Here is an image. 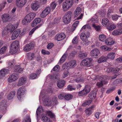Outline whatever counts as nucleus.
I'll use <instances>...</instances> for the list:
<instances>
[{"label":"nucleus","instance_id":"nucleus-1","mask_svg":"<svg viewBox=\"0 0 122 122\" xmlns=\"http://www.w3.org/2000/svg\"><path fill=\"white\" fill-rule=\"evenodd\" d=\"M19 43L18 41L13 42L11 45L10 52L11 54H14L17 51L19 47Z\"/></svg>","mask_w":122,"mask_h":122},{"label":"nucleus","instance_id":"nucleus-2","mask_svg":"<svg viewBox=\"0 0 122 122\" xmlns=\"http://www.w3.org/2000/svg\"><path fill=\"white\" fill-rule=\"evenodd\" d=\"M73 4L72 0H66L62 5L63 10L64 11L68 10L71 7Z\"/></svg>","mask_w":122,"mask_h":122},{"label":"nucleus","instance_id":"nucleus-3","mask_svg":"<svg viewBox=\"0 0 122 122\" xmlns=\"http://www.w3.org/2000/svg\"><path fill=\"white\" fill-rule=\"evenodd\" d=\"M72 14L71 12L68 11L64 15L63 18V21L65 24H67L70 22Z\"/></svg>","mask_w":122,"mask_h":122},{"label":"nucleus","instance_id":"nucleus-4","mask_svg":"<svg viewBox=\"0 0 122 122\" xmlns=\"http://www.w3.org/2000/svg\"><path fill=\"white\" fill-rule=\"evenodd\" d=\"M25 91V88L24 86H22L18 89L17 96L18 98L20 101L22 99L23 96L24 94Z\"/></svg>","mask_w":122,"mask_h":122},{"label":"nucleus","instance_id":"nucleus-5","mask_svg":"<svg viewBox=\"0 0 122 122\" xmlns=\"http://www.w3.org/2000/svg\"><path fill=\"white\" fill-rule=\"evenodd\" d=\"M92 59L91 58H86L82 60L81 63V66L89 67L91 66V62Z\"/></svg>","mask_w":122,"mask_h":122},{"label":"nucleus","instance_id":"nucleus-6","mask_svg":"<svg viewBox=\"0 0 122 122\" xmlns=\"http://www.w3.org/2000/svg\"><path fill=\"white\" fill-rule=\"evenodd\" d=\"M18 78V74L13 73L7 79V81L11 83L16 81Z\"/></svg>","mask_w":122,"mask_h":122},{"label":"nucleus","instance_id":"nucleus-7","mask_svg":"<svg viewBox=\"0 0 122 122\" xmlns=\"http://www.w3.org/2000/svg\"><path fill=\"white\" fill-rule=\"evenodd\" d=\"M107 76H102L99 79V80L100 81V82H97L96 84L97 86V87L99 88L102 87L103 85V82L105 80L108 79L107 78Z\"/></svg>","mask_w":122,"mask_h":122},{"label":"nucleus","instance_id":"nucleus-8","mask_svg":"<svg viewBox=\"0 0 122 122\" xmlns=\"http://www.w3.org/2000/svg\"><path fill=\"white\" fill-rule=\"evenodd\" d=\"M18 25L15 24L12 25L11 24H9L6 27L7 31V33L10 32L12 33L18 26Z\"/></svg>","mask_w":122,"mask_h":122},{"label":"nucleus","instance_id":"nucleus-9","mask_svg":"<svg viewBox=\"0 0 122 122\" xmlns=\"http://www.w3.org/2000/svg\"><path fill=\"white\" fill-rule=\"evenodd\" d=\"M6 102L5 100H3L0 103V112L4 113L6 111Z\"/></svg>","mask_w":122,"mask_h":122},{"label":"nucleus","instance_id":"nucleus-10","mask_svg":"<svg viewBox=\"0 0 122 122\" xmlns=\"http://www.w3.org/2000/svg\"><path fill=\"white\" fill-rule=\"evenodd\" d=\"M27 2V0H16V5L18 7L21 8L24 6Z\"/></svg>","mask_w":122,"mask_h":122},{"label":"nucleus","instance_id":"nucleus-11","mask_svg":"<svg viewBox=\"0 0 122 122\" xmlns=\"http://www.w3.org/2000/svg\"><path fill=\"white\" fill-rule=\"evenodd\" d=\"M50 11V7H46L41 13L40 14L41 17L42 18L45 17L49 13Z\"/></svg>","mask_w":122,"mask_h":122},{"label":"nucleus","instance_id":"nucleus-12","mask_svg":"<svg viewBox=\"0 0 122 122\" xmlns=\"http://www.w3.org/2000/svg\"><path fill=\"white\" fill-rule=\"evenodd\" d=\"M27 82V78L26 77H20L19 80L17 84L18 86H21L25 84Z\"/></svg>","mask_w":122,"mask_h":122},{"label":"nucleus","instance_id":"nucleus-13","mask_svg":"<svg viewBox=\"0 0 122 122\" xmlns=\"http://www.w3.org/2000/svg\"><path fill=\"white\" fill-rule=\"evenodd\" d=\"M66 37L65 34L63 33L57 34L55 37V39L58 41H60L64 39Z\"/></svg>","mask_w":122,"mask_h":122},{"label":"nucleus","instance_id":"nucleus-14","mask_svg":"<svg viewBox=\"0 0 122 122\" xmlns=\"http://www.w3.org/2000/svg\"><path fill=\"white\" fill-rule=\"evenodd\" d=\"M31 8L34 10H36L40 7L39 3L37 1L33 2L31 5Z\"/></svg>","mask_w":122,"mask_h":122},{"label":"nucleus","instance_id":"nucleus-15","mask_svg":"<svg viewBox=\"0 0 122 122\" xmlns=\"http://www.w3.org/2000/svg\"><path fill=\"white\" fill-rule=\"evenodd\" d=\"M36 14L35 13H31L27 15L25 17V18L28 21L30 22L36 16Z\"/></svg>","mask_w":122,"mask_h":122},{"label":"nucleus","instance_id":"nucleus-16","mask_svg":"<svg viewBox=\"0 0 122 122\" xmlns=\"http://www.w3.org/2000/svg\"><path fill=\"white\" fill-rule=\"evenodd\" d=\"M21 31V30L19 29H17L12 34L11 36L12 39L14 40L16 39L20 33Z\"/></svg>","mask_w":122,"mask_h":122},{"label":"nucleus","instance_id":"nucleus-17","mask_svg":"<svg viewBox=\"0 0 122 122\" xmlns=\"http://www.w3.org/2000/svg\"><path fill=\"white\" fill-rule=\"evenodd\" d=\"M100 53V51L98 49H95L91 51L90 53L91 56L96 58L99 55Z\"/></svg>","mask_w":122,"mask_h":122},{"label":"nucleus","instance_id":"nucleus-18","mask_svg":"<svg viewBox=\"0 0 122 122\" xmlns=\"http://www.w3.org/2000/svg\"><path fill=\"white\" fill-rule=\"evenodd\" d=\"M68 66L67 67L68 68H73L76 66V61L75 60L71 61L67 63Z\"/></svg>","mask_w":122,"mask_h":122},{"label":"nucleus","instance_id":"nucleus-19","mask_svg":"<svg viewBox=\"0 0 122 122\" xmlns=\"http://www.w3.org/2000/svg\"><path fill=\"white\" fill-rule=\"evenodd\" d=\"M24 68H22L20 65H16L14 68V71L16 72L21 73L23 71Z\"/></svg>","mask_w":122,"mask_h":122},{"label":"nucleus","instance_id":"nucleus-20","mask_svg":"<svg viewBox=\"0 0 122 122\" xmlns=\"http://www.w3.org/2000/svg\"><path fill=\"white\" fill-rule=\"evenodd\" d=\"M41 119L44 122H52V121L45 114H42L41 115Z\"/></svg>","mask_w":122,"mask_h":122},{"label":"nucleus","instance_id":"nucleus-21","mask_svg":"<svg viewBox=\"0 0 122 122\" xmlns=\"http://www.w3.org/2000/svg\"><path fill=\"white\" fill-rule=\"evenodd\" d=\"M9 71L7 69H3L0 71V76L1 77H4L5 76L9 73Z\"/></svg>","mask_w":122,"mask_h":122},{"label":"nucleus","instance_id":"nucleus-22","mask_svg":"<svg viewBox=\"0 0 122 122\" xmlns=\"http://www.w3.org/2000/svg\"><path fill=\"white\" fill-rule=\"evenodd\" d=\"M1 18L3 22H6L8 21L10 18V15L8 14H4L2 16Z\"/></svg>","mask_w":122,"mask_h":122},{"label":"nucleus","instance_id":"nucleus-23","mask_svg":"<svg viewBox=\"0 0 122 122\" xmlns=\"http://www.w3.org/2000/svg\"><path fill=\"white\" fill-rule=\"evenodd\" d=\"M87 38L85 34L84 33H82L81 34L80 38L82 41L84 42L86 44L88 43V41Z\"/></svg>","mask_w":122,"mask_h":122},{"label":"nucleus","instance_id":"nucleus-24","mask_svg":"<svg viewBox=\"0 0 122 122\" xmlns=\"http://www.w3.org/2000/svg\"><path fill=\"white\" fill-rule=\"evenodd\" d=\"M57 98L55 97H53L51 100L50 101L51 106H54L57 104L58 103L57 101Z\"/></svg>","mask_w":122,"mask_h":122},{"label":"nucleus","instance_id":"nucleus-25","mask_svg":"<svg viewBox=\"0 0 122 122\" xmlns=\"http://www.w3.org/2000/svg\"><path fill=\"white\" fill-rule=\"evenodd\" d=\"M122 34V29H118L114 30L112 32L113 35L117 36Z\"/></svg>","mask_w":122,"mask_h":122},{"label":"nucleus","instance_id":"nucleus-26","mask_svg":"<svg viewBox=\"0 0 122 122\" xmlns=\"http://www.w3.org/2000/svg\"><path fill=\"white\" fill-rule=\"evenodd\" d=\"M15 91H13L10 92L7 95V98L9 100L12 99L15 95Z\"/></svg>","mask_w":122,"mask_h":122},{"label":"nucleus","instance_id":"nucleus-27","mask_svg":"<svg viewBox=\"0 0 122 122\" xmlns=\"http://www.w3.org/2000/svg\"><path fill=\"white\" fill-rule=\"evenodd\" d=\"M65 83V82L64 81L60 80L57 82V85L59 88H61L64 86Z\"/></svg>","mask_w":122,"mask_h":122},{"label":"nucleus","instance_id":"nucleus-28","mask_svg":"<svg viewBox=\"0 0 122 122\" xmlns=\"http://www.w3.org/2000/svg\"><path fill=\"white\" fill-rule=\"evenodd\" d=\"M81 8L79 7H77L76 10L74 12V16L75 17H76L78 16L81 13Z\"/></svg>","mask_w":122,"mask_h":122},{"label":"nucleus","instance_id":"nucleus-29","mask_svg":"<svg viewBox=\"0 0 122 122\" xmlns=\"http://www.w3.org/2000/svg\"><path fill=\"white\" fill-rule=\"evenodd\" d=\"M114 43V41L113 39L111 38H108L105 41V43L107 45H111L113 44Z\"/></svg>","mask_w":122,"mask_h":122},{"label":"nucleus","instance_id":"nucleus-30","mask_svg":"<svg viewBox=\"0 0 122 122\" xmlns=\"http://www.w3.org/2000/svg\"><path fill=\"white\" fill-rule=\"evenodd\" d=\"M91 30V28L90 26L86 24L83 26L80 30V31L82 30Z\"/></svg>","mask_w":122,"mask_h":122},{"label":"nucleus","instance_id":"nucleus-31","mask_svg":"<svg viewBox=\"0 0 122 122\" xmlns=\"http://www.w3.org/2000/svg\"><path fill=\"white\" fill-rule=\"evenodd\" d=\"M115 56V54L113 52L109 53L107 55V57L108 59L113 60Z\"/></svg>","mask_w":122,"mask_h":122},{"label":"nucleus","instance_id":"nucleus-32","mask_svg":"<svg viewBox=\"0 0 122 122\" xmlns=\"http://www.w3.org/2000/svg\"><path fill=\"white\" fill-rule=\"evenodd\" d=\"M102 24L104 26H107L109 24V20L107 18L103 19L102 21Z\"/></svg>","mask_w":122,"mask_h":122},{"label":"nucleus","instance_id":"nucleus-33","mask_svg":"<svg viewBox=\"0 0 122 122\" xmlns=\"http://www.w3.org/2000/svg\"><path fill=\"white\" fill-rule=\"evenodd\" d=\"M107 26V29L110 30H113L116 27V26L115 25L112 24H109Z\"/></svg>","mask_w":122,"mask_h":122},{"label":"nucleus","instance_id":"nucleus-34","mask_svg":"<svg viewBox=\"0 0 122 122\" xmlns=\"http://www.w3.org/2000/svg\"><path fill=\"white\" fill-rule=\"evenodd\" d=\"M106 39V36L104 34L100 35L99 37V39L101 41H104Z\"/></svg>","mask_w":122,"mask_h":122},{"label":"nucleus","instance_id":"nucleus-35","mask_svg":"<svg viewBox=\"0 0 122 122\" xmlns=\"http://www.w3.org/2000/svg\"><path fill=\"white\" fill-rule=\"evenodd\" d=\"M27 58L30 60H32L35 57V54L34 53H28L27 54Z\"/></svg>","mask_w":122,"mask_h":122},{"label":"nucleus","instance_id":"nucleus-36","mask_svg":"<svg viewBox=\"0 0 122 122\" xmlns=\"http://www.w3.org/2000/svg\"><path fill=\"white\" fill-rule=\"evenodd\" d=\"M107 60V58L104 56H102L97 60V61L98 63H101L102 62L105 61Z\"/></svg>","mask_w":122,"mask_h":122},{"label":"nucleus","instance_id":"nucleus-37","mask_svg":"<svg viewBox=\"0 0 122 122\" xmlns=\"http://www.w3.org/2000/svg\"><path fill=\"white\" fill-rule=\"evenodd\" d=\"M100 49L104 51H109L112 50V49L110 48L107 47L106 46H103L100 47Z\"/></svg>","mask_w":122,"mask_h":122},{"label":"nucleus","instance_id":"nucleus-38","mask_svg":"<svg viewBox=\"0 0 122 122\" xmlns=\"http://www.w3.org/2000/svg\"><path fill=\"white\" fill-rule=\"evenodd\" d=\"M43 104L45 106H51L50 101L48 99H46L43 102Z\"/></svg>","mask_w":122,"mask_h":122},{"label":"nucleus","instance_id":"nucleus-39","mask_svg":"<svg viewBox=\"0 0 122 122\" xmlns=\"http://www.w3.org/2000/svg\"><path fill=\"white\" fill-rule=\"evenodd\" d=\"M15 64V61L14 60L9 61L8 63V66L9 68H11Z\"/></svg>","mask_w":122,"mask_h":122},{"label":"nucleus","instance_id":"nucleus-40","mask_svg":"<svg viewBox=\"0 0 122 122\" xmlns=\"http://www.w3.org/2000/svg\"><path fill=\"white\" fill-rule=\"evenodd\" d=\"M72 96L69 94H65V99L67 100H69L72 98Z\"/></svg>","mask_w":122,"mask_h":122},{"label":"nucleus","instance_id":"nucleus-41","mask_svg":"<svg viewBox=\"0 0 122 122\" xmlns=\"http://www.w3.org/2000/svg\"><path fill=\"white\" fill-rule=\"evenodd\" d=\"M67 55V54L66 53L63 56L60 60V62L61 63H62L65 61Z\"/></svg>","mask_w":122,"mask_h":122},{"label":"nucleus","instance_id":"nucleus-42","mask_svg":"<svg viewBox=\"0 0 122 122\" xmlns=\"http://www.w3.org/2000/svg\"><path fill=\"white\" fill-rule=\"evenodd\" d=\"M87 54L86 53L80 52V53L79 56L82 59L86 57Z\"/></svg>","mask_w":122,"mask_h":122},{"label":"nucleus","instance_id":"nucleus-43","mask_svg":"<svg viewBox=\"0 0 122 122\" xmlns=\"http://www.w3.org/2000/svg\"><path fill=\"white\" fill-rule=\"evenodd\" d=\"M92 26L95 30L97 31L100 30L101 29V27L100 26L96 25L94 24H92Z\"/></svg>","mask_w":122,"mask_h":122},{"label":"nucleus","instance_id":"nucleus-44","mask_svg":"<svg viewBox=\"0 0 122 122\" xmlns=\"http://www.w3.org/2000/svg\"><path fill=\"white\" fill-rule=\"evenodd\" d=\"M92 109L91 108H89L85 110V113L87 116H89L92 113Z\"/></svg>","mask_w":122,"mask_h":122},{"label":"nucleus","instance_id":"nucleus-45","mask_svg":"<svg viewBox=\"0 0 122 122\" xmlns=\"http://www.w3.org/2000/svg\"><path fill=\"white\" fill-rule=\"evenodd\" d=\"M43 111V109L42 106H40L38 108L36 112V115L37 117L38 115V112H42Z\"/></svg>","mask_w":122,"mask_h":122},{"label":"nucleus","instance_id":"nucleus-46","mask_svg":"<svg viewBox=\"0 0 122 122\" xmlns=\"http://www.w3.org/2000/svg\"><path fill=\"white\" fill-rule=\"evenodd\" d=\"M84 81V80L80 76H78L75 80L74 81L76 82H81L83 81Z\"/></svg>","mask_w":122,"mask_h":122},{"label":"nucleus","instance_id":"nucleus-47","mask_svg":"<svg viewBox=\"0 0 122 122\" xmlns=\"http://www.w3.org/2000/svg\"><path fill=\"white\" fill-rule=\"evenodd\" d=\"M7 49V47L5 46L1 48L0 49V54H2L4 53Z\"/></svg>","mask_w":122,"mask_h":122},{"label":"nucleus","instance_id":"nucleus-48","mask_svg":"<svg viewBox=\"0 0 122 122\" xmlns=\"http://www.w3.org/2000/svg\"><path fill=\"white\" fill-rule=\"evenodd\" d=\"M57 4L55 1L52 2L51 4L50 7L51 10L54 9L56 7Z\"/></svg>","mask_w":122,"mask_h":122},{"label":"nucleus","instance_id":"nucleus-49","mask_svg":"<svg viewBox=\"0 0 122 122\" xmlns=\"http://www.w3.org/2000/svg\"><path fill=\"white\" fill-rule=\"evenodd\" d=\"M78 37L76 36L72 40V43L74 44H77L78 42Z\"/></svg>","mask_w":122,"mask_h":122},{"label":"nucleus","instance_id":"nucleus-50","mask_svg":"<svg viewBox=\"0 0 122 122\" xmlns=\"http://www.w3.org/2000/svg\"><path fill=\"white\" fill-rule=\"evenodd\" d=\"M37 77V75L36 74L32 73L30 74L29 76V78L30 79H34Z\"/></svg>","mask_w":122,"mask_h":122},{"label":"nucleus","instance_id":"nucleus-51","mask_svg":"<svg viewBox=\"0 0 122 122\" xmlns=\"http://www.w3.org/2000/svg\"><path fill=\"white\" fill-rule=\"evenodd\" d=\"M92 102V100L91 99L83 103L82 104V105L83 106H85L87 105H89Z\"/></svg>","mask_w":122,"mask_h":122},{"label":"nucleus","instance_id":"nucleus-52","mask_svg":"<svg viewBox=\"0 0 122 122\" xmlns=\"http://www.w3.org/2000/svg\"><path fill=\"white\" fill-rule=\"evenodd\" d=\"M23 122H31V119L29 116H27L23 120Z\"/></svg>","mask_w":122,"mask_h":122},{"label":"nucleus","instance_id":"nucleus-53","mask_svg":"<svg viewBox=\"0 0 122 122\" xmlns=\"http://www.w3.org/2000/svg\"><path fill=\"white\" fill-rule=\"evenodd\" d=\"M89 97L91 99H94L96 97V94L93 92H91L89 95Z\"/></svg>","mask_w":122,"mask_h":122},{"label":"nucleus","instance_id":"nucleus-54","mask_svg":"<svg viewBox=\"0 0 122 122\" xmlns=\"http://www.w3.org/2000/svg\"><path fill=\"white\" fill-rule=\"evenodd\" d=\"M91 86L89 85H86L84 88V90L87 92V93H89L90 90Z\"/></svg>","mask_w":122,"mask_h":122},{"label":"nucleus","instance_id":"nucleus-55","mask_svg":"<svg viewBox=\"0 0 122 122\" xmlns=\"http://www.w3.org/2000/svg\"><path fill=\"white\" fill-rule=\"evenodd\" d=\"M79 21H75L73 25L72 29H74L73 31L75 29L78 24L79 23Z\"/></svg>","mask_w":122,"mask_h":122},{"label":"nucleus","instance_id":"nucleus-56","mask_svg":"<svg viewBox=\"0 0 122 122\" xmlns=\"http://www.w3.org/2000/svg\"><path fill=\"white\" fill-rule=\"evenodd\" d=\"M87 94V92H86L84 89L82 91L80 92L79 93L78 95L79 96H81L86 95Z\"/></svg>","mask_w":122,"mask_h":122},{"label":"nucleus","instance_id":"nucleus-57","mask_svg":"<svg viewBox=\"0 0 122 122\" xmlns=\"http://www.w3.org/2000/svg\"><path fill=\"white\" fill-rule=\"evenodd\" d=\"M98 20L96 18H92L90 20L89 22L91 23H96L98 22Z\"/></svg>","mask_w":122,"mask_h":122},{"label":"nucleus","instance_id":"nucleus-58","mask_svg":"<svg viewBox=\"0 0 122 122\" xmlns=\"http://www.w3.org/2000/svg\"><path fill=\"white\" fill-rule=\"evenodd\" d=\"M69 73L67 71H65L62 75V77L64 78L67 77L69 75Z\"/></svg>","mask_w":122,"mask_h":122},{"label":"nucleus","instance_id":"nucleus-59","mask_svg":"<svg viewBox=\"0 0 122 122\" xmlns=\"http://www.w3.org/2000/svg\"><path fill=\"white\" fill-rule=\"evenodd\" d=\"M112 19L113 20L116 21L118 19V16L117 15H112Z\"/></svg>","mask_w":122,"mask_h":122},{"label":"nucleus","instance_id":"nucleus-60","mask_svg":"<svg viewBox=\"0 0 122 122\" xmlns=\"http://www.w3.org/2000/svg\"><path fill=\"white\" fill-rule=\"evenodd\" d=\"M29 48L30 49V50L31 49L33 48L34 47V45L32 43H30L29 44H27Z\"/></svg>","mask_w":122,"mask_h":122},{"label":"nucleus","instance_id":"nucleus-61","mask_svg":"<svg viewBox=\"0 0 122 122\" xmlns=\"http://www.w3.org/2000/svg\"><path fill=\"white\" fill-rule=\"evenodd\" d=\"M41 52L42 54H43L49 55L50 54V52L44 50H41Z\"/></svg>","mask_w":122,"mask_h":122},{"label":"nucleus","instance_id":"nucleus-62","mask_svg":"<svg viewBox=\"0 0 122 122\" xmlns=\"http://www.w3.org/2000/svg\"><path fill=\"white\" fill-rule=\"evenodd\" d=\"M65 93H62L59 95L58 96L59 98L61 100L63 99L64 98H65Z\"/></svg>","mask_w":122,"mask_h":122},{"label":"nucleus","instance_id":"nucleus-63","mask_svg":"<svg viewBox=\"0 0 122 122\" xmlns=\"http://www.w3.org/2000/svg\"><path fill=\"white\" fill-rule=\"evenodd\" d=\"M23 50L24 51L26 52L30 51V50L27 44L24 48Z\"/></svg>","mask_w":122,"mask_h":122},{"label":"nucleus","instance_id":"nucleus-64","mask_svg":"<svg viewBox=\"0 0 122 122\" xmlns=\"http://www.w3.org/2000/svg\"><path fill=\"white\" fill-rule=\"evenodd\" d=\"M47 113L48 115L51 118H53L55 117L54 115L53 114L51 111H48L47 112Z\"/></svg>","mask_w":122,"mask_h":122}]
</instances>
